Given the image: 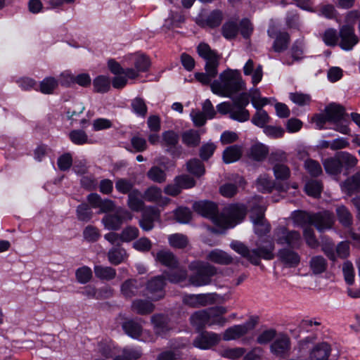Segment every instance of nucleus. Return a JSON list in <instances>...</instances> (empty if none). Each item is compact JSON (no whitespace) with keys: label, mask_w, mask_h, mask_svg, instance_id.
<instances>
[{"label":"nucleus","mask_w":360,"mask_h":360,"mask_svg":"<svg viewBox=\"0 0 360 360\" xmlns=\"http://www.w3.org/2000/svg\"><path fill=\"white\" fill-rule=\"evenodd\" d=\"M279 260L288 267H295L300 262V256L292 248H283L278 252Z\"/></svg>","instance_id":"6ab92c4d"},{"label":"nucleus","mask_w":360,"mask_h":360,"mask_svg":"<svg viewBox=\"0 0 360 360\" xmlns=\"http://www.w3.org/2000/svg\"><path fill=\"white\" fill-rule=\"evenodd\" d=\"M312 217V225L320 232L332 229L335 223L333 214L327 210L314 213Z\"/></svg>","instance_id":"ddd939ff"},{"label":"nucleus","mask_w":360,"mask_h":360,"mask_svg":"<svg viewBox=\"0 0 360 360\" xmlns=\"http://www.w3.org/2000/svg\"><path fill=\"white\" fill-rule=\"evenodd\" d=\"M58 86V80L53 77H46L38 84V91L44 94H51Z\"/></svg>","instance_id":"e433bc0d"},{"label":"nucleus","mask_w":360,"mask_h":360,"mask_svg":"<svg viewBox=\"0 0 360 360\" xmlns=\"http://www.w3.org/2000/svg\"><path fill=\"white\" fill-rule=\"evenodd\" d=\"M289 98L292 102L300 106L308 105L311 101L309 94L302 92L290 93Z\"/></svg>","instance_id":"6e6d98bb"},{"label":"nucleus","mask_w":360,"mask_h":360,"mask_svg":"<svg viewBox=\"0 0 360 360\" xmlns=\"http://www.w3.org/2000/svg\"><path fill=\"white\" fill-rule=\"evenodd\" d=\"M187 171L197 177L202 176L205 172V166L202 162L197 159L194 158L189 160L186 163Z\"/></svg>","instance_id":"37998d69"},{"label":"nucleus","mask_w":360,"mask_h":360,"mask_svg":"<svg viewBox=\"0 0 360 360\" xmlns=\"http://www.w3.org/2000/svg\"><path fill=\"white\" fill-rule=\"evenodd\" d=\"M265 207L257 205L250 211V219L254 225V229L258 236L266 235L270 231L271 226L264 218Z\"/></svg>","instance_id":"1a4fd4ad"},{"label":"nucleus","mask_w":360,"mask_h":360,"mask_svg":"<svg viewBox=\"0 0 360 360\" xmlns=\"http://www.w3.org/2000/svg\"><path fill=\"white\" fill-rule=\"evenodd\" d=\"M121 292L126 298H132L135 295V279L126 280L121 285Z\"/></svg>","instance_id":"052dcab7"},{"label":"nucleus","mask_w":360,"mask_h":360,"mask_svg":"<svg viewBox=\"0 0 360 360\" xmlns=\"http://www.w3.org/2000/svg\"><path fill=\"white\" fill-rule=\"evenodd\" d=\"M188 269L193 273L189 276V283L195 287L207 285L212 282V277L217 274L215 266L201 261L190 263Z\"/></svg>","instance_id":"20e7f679"},{"label":"nucleus","mask_w":360,"mask_h":360,"mask_svg":"<svg viewBox=\"0 0 360 360\" xmlns=\"http://www.w3.org/2000/svg\"><path fill=\"white\" fill-rule=\"evenodd\" d=\"M255 326L252 321H248L240 325H234L228 328L223 334L225 341L235 340L242 338L252 330Z\"/></svg>","instance_id":"9d476101"},{"label":"nucleus","mask_w":360,"mask_h":360,"mask_svg":"<svg viewBox=\"0 0 360 360\" xmlns=\"http://www.w3.org/2000/svg\"><path fill=\"white\" fill-rule=\"evenodd\" d=\"M132 214L127 210L119 207L114 213L106 214L102 218L105 229L110 231L119 230L124 221L131 220Z\"/></svg>","instance_id":"0eeeda50"},{"label":"nucleus","mask_w":360,"mask_h":360,"mask_svg":"<svg viewBox=\"0 0 360 360\" xmlns=\"http://www.w3.org/2000/svg\"><path fill=\"white\" fill-rule=\"evenodd\" d=\"M291 347L290 338L283 333L276 335L270 345L271 352L280 357H285L289 355Z\"/></svg>","instance_id":"9b49d317"},{"label":"nucleus","mask_w":360,"mask_h":360,"mask_svg":"<svg viewBox=\"0 0 360 360\" xmlns=\"http://www.w3.org/2000/svg\"><path fill=\"white\" fill-rule=\"evenodd\" d=\"M222 19V12L219 10H214L207 16L205 24L210 27H215L221 24Z\"/></svg>","instance_id":"680f3d73"},{"label":"nucleus","mask_w":360,"mask_h":360,"mask_svg":"<svg viewBox=\"0 0 360 360\" xmlns=\"http://www.w3.org/2000/svg\"><path fill=\"white\" fill-rule=\"evenodd\" d=\"M115 188L121 193H129L128 206L132 212H135V190H131V184L127 179H120L115 183Z\"/></svg>","instance_id":"aec40b11"},{"label":"nucleus","mask_w":360,"mask_h":360,"mask_svg":"<svg viewBox=\"0 0 360 360\" xmlns=\"http://www.w3.org/2000/svg\"><path fill=\"white\" fill-rule=\"evenodd\" d=\"M182 141L190 147H195L200 142V136L198 131L190 129L182 134Z\"/></svg>","instance_id":"c03bdc74"},{"label":"nucleus","mask_w":360,"mask_h":360,"mask_svg":"<svg viewBox=\"0 0 360 360\" xmlns=\"http://www.w3.org/2000/svg\"><path fill=\"white\" fill-rule=\"evenodd\" d=\"M94 91L99 94H105L110 89V81L105 75H98L93 80Z\"/></svg>","instance_id":"f704fd0d"},{"label":"nucleus","mask_w":360,"mask_h":360,"mask_svg":"<svg viewBox=\"0 0 360 360\" xmlns=\"http://www.w3.org/2000/svg\"><path fill=\"white\" fill-rule=\"evenodd\" d=\"M331 348L328 343H319L310 350L309 360H328Z\"/></svg>","instance_id":"4be33fe9"},{"label":"nucleus","mask_w":360,"mask_h":360,"mask_svg":"<svg viewBox=\"0 0 360 360\" xmlns=\"http://www.w3.org/2000/svg\"><path fill=\"white\" fill-rule=\"evenodd\" d=\"M206 258L212 262L221 265H228L233 262V258L231 256L226 252L219 249L210 251L207 255Z\"/></svg>","instance_id":"bb28decb"},{"label":"nucleus","mask_w":360,"mask_h":360,"mask_svg":"<svg viewBox=\"0 0 360 360\" xmlns=\"http://www.w3.org/2000/svg\"><path fill=\"white\" fill-rule=\"evenodd\" d=\"M70 141L75 145L83 146L91 144L93 141L89 139L87 134L83 129H72L68 134Z\"/></svg>","instance_id":"473e14b6"},{"label":"nucleus","mask_w":360,"mask_h":360,"mask_svg":"<svg viewBox=\"0 0 360 360\" xmlns=\"http://www.w3.org/2000/svg\"><path fill=\"white\" fill-rule=\"evenodd\" d=\"M155 260L169 269L178 267L179 261L176 257L169 250H161L156 253Z\"/></svg>","instance_id":"5701e85b"},{"label":"nucleus","mask_w":360,"mask_h":360,"mask_svg":"<svg viewBox=\"0 0 360 360\" xmlns=\"http://www.w3.org/2000/svg\"><path fill=\"white\" fill-rule=\"evenodd\" d=\"M242 147L238 145H233L227 147L223 152V161L226 164H230L238 161L242 155Z\"/></svg>","instance_id":"c85d7f7f"},{"label":"nucleus","mask_w":360,"mask_h":360,"mask_svg":"<svg viewBox=\"0 0 360 360\" xmlns=\"http://www.w3.org/2000/svg\"><path fill=\"white\" fill-rule=\"evenodd\" d=\"M257 111L252 116V122L261 128L266 127V124L269 122L270 117L267 112L262 108H256Z\"/></svg>","instance_id":"3c124183"},{"label":"nucleus","mask_w":360,"mask_h":360,"mask_svg":"<svg viewBox=\"0 0 360 360\" xmlns=\"http://www.w3.org/2000/svg\"><path fill=\"white\" fill-rule=\"evenodd\" d=\"M216 298L215 293L186 295L183 297V302L189 307L197 308L214 304Z\"/></svg>","instance_id":"f8f14e48"},{"label":"nucleus","mask_w":360,"mask_h":360,"mask_svg":"<svg viewBox=\"0 0 360 360\" xmlns=\"http://www.w3.org/2000/svg\"><path fill=\"white\" fill-rule=\"evenodd\" d=\"M325 171L330 175L337 176L342 172L340 162L335 154L333 158H328L322 162Z\"/></svg>","instance_id":"7c9ffc66"},{"label":"nucleus","mask_w":360,"mask_h":360,"mask_svg":"<svg viewBox=\"0 0 360 360\" xmlns=\"http://www.w3.org/2000/svg\"><path fill=\"white\" fill-rule=\"evenodd\" d=\"M212 318L210 309L200 310L193 313L190 321L191 324L198 330H200L206 325H209V321Z\"/></svg>","instance_id":"393cba45"},{"label":"nucleus","mask_w":360,"mask_h":360,"mask_svg":"<svg viewBox=\"0 0 360 360\" xmlns=\"http://www.w3.org/2000/svg\"><path fill=\"white\" fill-rule=\"evenodd\" d=\"M335 213L339 222L345 228L350 227L353 224V216L349 210L345 205H338Z\"/></svg>","instance_id":"c756f323"},{"label":"nucleus","mask_w":360,"mask_h":360,"mask_svg":"<svg viewBox=\"0 0 360 360\" xmlns=\"http://www.w3.org/2000/svg\"><path fill=\"white\" fill-rule=\"evenodd\" d=\"M231 248L242 257L246 258L251 264L259 265L260 259L270 260L274 258V243L266 241L264 244L258 245L257 249L249 250L243 243L239 241H233Z\"/></svg>","instance_id":"7ed1b4c3"},{"label":"nucleus","mask_w":360,"mask_h":360,"mask_svg":"<svg viewBox=\"0 0 360 360\" xmlns=\"http://www.w3.org/2000/svg\"><path fill=\"white\" fill-rule=\"evenodd\" d=\"M269 153L268 148L262 143H256L250 149V156L255 160H263Z\"/></svg>","instance_id":"79ce46f5"},{"label":"nucleus","mask_w":360,"mask_h":360,"mask_svg":"<svg viewBox=\"0 0 360 360\" xmlns=\"http://www.w3.org/2000/svg\"><path fill=\"white\" fill-rule=\"evenodd\" d=\"M243 72L245 75H252V83L255 86L262 80L263 77L262 66L258 65L255 68V63L252 59H249L245 64Z\"/></svg>","instance_id":"a878e982"},{"label":"nucleus","mask_w":360,"mask_h":360,"mask_svg":"<svg viewBox=\"0 0 360 360\" xmlns=\"http://www.w3.org/2000/svg\"><path fill=\"white\" fill-rule=\"evenodd\" d=\"M274 239L278 245L287 246V248L298 249L302 245L300 233L290 230L284 226H279L274 229Z\"/></svg>","instance_id":"39448f33"},{"label":"nucleus","mask_w":360,"mask_h":360,"mask_svg":"<svg viewBox=\"0 0 360 360\" xmlns=\"http://www.w3.org/2000/svg\"><path fill=\"white\" fill-rule=\"evenodd\" d=\"M223 36L227 39L235 38L238 32V27L236 22L228 21L225 22L221 28Z\"/></svg>","instance_id":"5fc2aeb1"},{"label":"nucleus","mask_w":360,"mask_h":360,"mask_svg":"<svg viewBox=\"0 0 360 360\" xmlns=\"http://www.w3.org/2000/svg\"><path fill=\"white\" fill-rule=\"evenodd\" d=\"M72 156L70 153H65L60 155L57 160L58 169L62 172L68 171L72 165Z\"/></svg>","instance_id":"bf43d9fd"},{"label":"nucleus","mask_w":360,"mask_h":360,"mask_svg":"<svg viewBox=\"0 0 360 360\" xmlns=\"http://www.w3.org/2000/svg\"><path fill=\"white\" fill-rule=\"evenodd\" d=\"M275 27L272 25L267 31L268 35L270 37H276L272 48L276 52H283L286 50L288 46L290 39V35L285 32H279L278 34L275 35Z\"/></svg>","instance_id":"a211bd4d"},{"label":"nucleus","mask_w":360,"mask_h":360,"mask_svg":"<svg viewBox=\"0 0 360 360\" xmlns=\"http://www.w3.org/2000/svg\"><path fill=\"white\" fill-rule=\"evenodd\" d=\"M193 207L197 213L210 219L216 226L224 229L233 228L240 223L246 214L243 205H231L219 214L217 205L206 200L195 202Z\"/></svg>","instance_id":"f257e3e1"},{"label":"nucleus","mask_w":360,"mask_h":360,"mask_svg":"<svg viewBox=\"0 0 360 360\" xmlns=\"http://www.w3.org/2000/svg\"><path fill=\"white\" fill-rule=\"evenodd\" d=\"M83 238L88 243L97 242L101 235L99 229L93 225H87L83 230Z\"/></svg>","instance_id":"a18cd8bd"},{"label":"nucleus","mask_w":360,"mask_h":360,"mask_svg":"<svg viewBox=\"0 0 360 360\" xmlns=\"http://www.w3.org/2000/svg\"><path fill=\"white\" fill-rule=\"evenodd\" d=\"M165 278L158 276L150 280L147 284V295L152 300H159L164 296Z\"/></svg>","instance_id":"f3484780"},{"label":"nucleus","mask_w":360,"mask_h":360,"mask_svg":"<svg viewBox=\"0 0 360 360\" xmlns=\"http://www.w3.org/2000/svg\"><path fill=\"white\" fill-rule=\"evenodd\" d=\"M148 178L153 182L162 184L166 181V172L158 166L152 167L147 172Z\"/></svg>","instance_id":"de8ad7c7"},{"label":"nucleus","mask_w":360,"mask_h":360,"mask_svg":"<svg viewBox=\"0 0 360 360\" xmlns=\"http://www.w3.org/2000/svg\"><path fill=\"white\" fill-rule=\"evenodd\" d=\"M248 95L249 98H251L252 104L255 108H262L268 103V99L261 96L258 89H251Z\"/></svg>","instance_id":"8fccbe9b"},{"label":"nucleus","mask_w":360,"mask_h":360,"mask_svg":"<svg viewBox=\"0 0 360 360\" xmlns=\"http://www.w3.org/2000/svg\"><path fill=\"white\" fill-rule=\"evenodd\" d=\"M310 269L314 274L324 272L327 269V262L321 256L313 257L309 262Z\"/></svg>","instance_id":"49530a36"},{"label":"nucleus","mask_w":360,"mask_h":360,"mask_svg":"<svg viewBox=\"0 0 360 360\" xmlns=\"http://www.w3.org/2000/svg\"><path fill=\"white\" fill-rule=\"evenodd\" d=\"M274 176L277 179L285 180L290 176L289 167L283 164H276L273 168Z\"/></svg>","instance_id":"e2e57ef3"},{"label":"nucleus","mask_w":360,"mask_h":360,"mask_svg":"<svg viewBox=\"0 0 360 360\" xmlns=\"http://www.w3.org/2000/svg\"><path fill=\"white\" fill-rule=\"evenodd\" d=\"M154 304L148 300H140L136 302V313L140 314H148L153 311Z\"/></svg>","instance_id":"774afa93"},{"label":"nucleus","mask_w":360,"mask_h":360,"mask_svg":"<svg viewBox=\"0 0 360 360\" xmlns=\"http://www.w3.org/2000/svg\"><path fill=\"white\" fill-rule=\"evenodd\" d=\"M159 217L158 212L152 207L144 210L143 217L139 221L140 226L145 231H150L153 227V221Z\"/></svg>","instance_id":"cd10ccee"},{"label":"nucleus","mask_w":360,"mask_h":360,"mask_svg":"<svg viewBox=\"0 0 360 360\" xmlns=\"http://www.w3.org/2000/svg\"><path fill=\"white\" fill-rule=\"evenodd\" d=\"M246 353L244 347H227L220 351L221 357L229 360H238Z\"/></svg>","instance_id":"a19ab883"},{"label":"nucleus","mask_w":360,"mask_h":360,"mask_svg":"<svg viewBox=\"0 0 360 360\" xmlns=\"http://www.w3.org/2000/svg\"><path fill=\"white\" fill-rule=\"evenodd\" d=\"M307 171L313 176H317L322 174L321 165L316 160L309 159L304 162Z\"/></svg>","instance_id":"69168bd1"},{"label":"nucleus","mask_w":360,"mask_h":360,"mask_svg":"<svg viewBox=\"0 0 360 360\" xmlns=\"http://www.w3.org/2000/svg\"><path fill=\"white\" fill-rule=\"evenodd\" d=\"M220 335L207 331L201 333L193 341V345L201 349H207L220 341Z\"/></svg>","instance_id":"dca6fc26"},{"label":"nucleus","mask_w":360,"mask_h":360,"mask_svg":"<svg viewBox=\"0 0 360 360\" xmlns=\"http://www.w3.org/2000/svg\"><path fill=\"white\" fill-rule=\"evenodd\" d=\"M174 181L179 185L181 190L191 188L195 185L194 179L186 174L176 176Z\"/></svg>","instance_id":"0e129e2a"},{"label":"nucleus","mask_w":360,"mask_h":360,"mask_svg":"<svg viewBox=\"0 0 360 360\" xmlns=\"http://www.w3.org/2000/svg\"><path fill=\"white\" fill-rule=\"evenodd\" d=\"M249 104L248 93H242L233 99L230 118L240 122H244L250 119V112L245 109Z\"/></svg>","instance_id":"6e6552de"},{"label":"nucleus","mask_w":360,"mask_h":360,"mask_svg":"<svg viewBox=\"0 0 360 360\" xmlns=\"http://www.w3.org/2000/svg\"><path fill=\"white\" fill-rule=\"evenodd\" d=\"M94 270L95 276L101 280L111 281L116 276V270L111 266L95 265Z\"/></svg>","instance_id":"c9c22d12"},{"label":"nucleus","mask_w":360,"mask_h":360,"mask_svg":"<svg viewBox=\"0 0 360 360\" xmlns=\"http://www.w3.org/2000/svg\"><path fill=\"white\" fill-rule=\"evenodd\" d=\"M340 37L341 39L340 46L344 50H351L359 41L358 37L354 34L352 25H343L340 30Z\"/></svg>","instance_id":"2eb2a0df"},{"label":"nucleus","mask_w":360,"mask_h":360,"mask_svg":"<svg viewBox=\"0 0 360 360\" xmlns=\"http://www.w3.org/2000/svg\"><path fill=\"white\" fill-rule=\"evenodd\" d=\"M92 271L90 267L83 266L78 268L75 271V277L78 283L86 284L92 278Z\"/></svg>","instance_id":"864d4df0"},{"label":"nucleus","mask_w":360,"mask_h":360,"mask_svg":"<svg viewBox=\"0 0 360 360\" xmlns=\"http://www.w3.org/2000/svg\"><path fill=\"white\" fill-rule=\"evenodd\" d=\"M142 198L146 201L155 202L160 205H165L169 202L168 198L162 196L161 189L155 186L147 188Z\"/></svg>","instance_id":"412c9836"},{"label":"nucleus","mask_w":360,"mask_h":360,"mask_svg":"<svg viewBox=\"0 0 360 360\" xmlns=\"http://www.w3.org/2000/svg\"><path fill=\"white\" fill-rule=\"evenodd\" d=\"M210 88L217 96L231 98L238 91L245 90L246 84L240 71L226 70L219 75V79L211 83Z\"/></svg>","instance_id":"f03ea898"},{"label":"nucleus","mask_w":360,"mask_h":360,"mask_svg":"<svg viewBox=\"0 0 360 360\" xmlns=\"http://www.w3.org/2000/svg\"><path fill=\"white\" fill-rule=\"evenodd\" d=\"M256 187L262 192H269L274 187V184L268 175L262 174L256 181Z\"/></svg>","instance_id":"4d7b16f0"},{"label":"nucleus","mask_w":360,"mask_h":360,"mask_svg":"<svg viewBox=\"0 0 360 360\" xmlns=\"http://www.w3.org/2000/svg\"><path fill=\"white\" fill-rule=\"evenodd\" d=\"M76 215L79 221L87 223L91 220L94 213L88 203L82 202L76 208Z\"/></svg>","instance_id":"4c0bfd02"},{"label":"nucleus","mask_w":360,"mask_h":360,"mask_svg":"<svg viewBox=\"0 0 360 360\" xmlns=\"http://www.w3.org/2000/svg\"><path fill=\"white\" fill-rule=\"evenodd\" d=\"M168 240L172 247L178 249L186 248L188 243L187 236L181 233H174L169 236Z\"/></svg>","instance_id":"09e8293b"},{"label":"nucleus","mask_w":360,"mask_h":360,"mask_svg":"<svg viewBox=\"0 0 360 360\" xmlns=\"http://www.w3.org/2000/svg\"><path fill=\"white\" fill-rule=\"evenodd\" d=\"M197 51L199 56L206 60L205 65L210 66V71L213 75L215 73V68H218L219 65V56L207 44L204 43L198 45Z\"/></svg>","instance_id":"4468645a"},{"label":"nucleus","mask_w":360,"mask_h":360,"mask_svg":"<svg viewBox=\"0 0 360 360\" xmlns=\"http://www.w3.org/2000/svg\"><path fill=\"white\" fill-rule=\"evenodd\" d=\"M325 112L328 116V122L334 124V129L342 134H349L350 129L348 127V120L345 119V109L343 106L332 103L327 106Z\"/></svg>","instance_id":"423d86ee"},{"label":"nucleus","mask_w":360,"mask_h":360,"mask_svg":"<svg viewBox=\"0 0 360 360\" xmlns=\"http://www.w3.org/2000/svg\"><path fill=\"white\" fill-rule=\"evenodd\" d=\"M336 155L342 167L345 166L347 169H350L355 167L357 163L358 160L356 157L347 152H339Z\"/></svg>","instance_id":"603ef678"},{"label":"nucleus","mask_w":360,"mask_h":360,"mask_svg":"<svg viewBox=\"0 0 360 360\" xmlns=\"http://www.w3.org/2000/svg\"><path fill=\"white\" fill-rule=\"evenodd\" d=\"M304 44L302 40L297 39L296 40L293 44L292 45V47L290 49V54L291 57L292 58V60H284L283 64L291 65L294 61H299L301 60L304 56Z\"/></svg>","instance_id":"2f4dec72"},{"label":"nucleus","mask_w":360,"mask_h":360,"mask_svg":"<svg viewBox=\"0 0 360 360\" xmlns=\"http://www.w3.org/2000/svg\"><path fill=\"white\" fill-rule=\"evenodd\" d=\"M126 255V250L120 246L112 248L107 254L109 262L113 265L121 264L124 261Z\"/></svg>","instance_id":"72a5a7b5"},{"label":"nucleus","mask_w":360,"mask_h":360,"mask_svg":"<svg viewBox=\"0 0 360 360\" xmlns=\"http://www.w3.org/2000/svg\"><path fill=\"white\" fill-rule=\"evenodd\" d=\"M322 191V184L316 180L309 181L305 185L306 193L314 198H318Z\"/></svg>","instance_id":"13d9d810"},{"label":"nucleus","mask_w":360,"mask_h":360,"mask_svg":"<svg viewBox=\"0 0 360 360\" xmlns=\"http://www.w3.org/2000/svg\"><path fill=\"white\" fill-rule=\"evenodd\" d=\"M341 190L348 195L360 191V172L347 178L340 184Z\"/></svg>","instance_id":"b1692460"},{"label":"nucleus","mask_w":360,"mask_h":360,"mask_svg":"<svg viewBox=\"0 0 360 360\" xmlns=\"http://www.w3.org/2000/svg\"><path fill=\"white\" fill-rule=\"evenodd\" d=\"M342 272L347 283L352 285L354 281V269L352 262L349 261L344 262Z\"/></svg>","instance_id":"338daca9"},{"label":"nucleus","mask_w":360,"mask_h":360,"mask_svg":"<svg viewBox=\"0 0 360 360\" xmlns=\"http://www.w3.org/2000/svg\"><path fill=\"white\" fill-rule=\"evenodd\" d=\"M313 214L304 211H296L292 213V219L294 223L298 226L303 227L306 225H312Z\"/></svg>","instance_id":"ea45409f"},{"label":"nucleus","mask_w":360,"mask_h":360,"mask_svg":"<svg viewBox=\"0 0 360 360\" xmlns=\"http://www.w3.org/2000/svg\"><path fill=\"white\" fill-rule=\"evenodd\" d=\"M151 65L149 57L143 53L136 52V79L140 73L148 71Z\"/></svg>","instance_id":"58836bf2"}]
</instances>
